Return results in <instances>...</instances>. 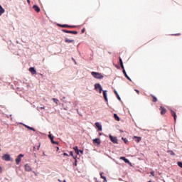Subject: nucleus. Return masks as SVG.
<instances>
[{
	"label": "nucleus",
	"mask_w": 182,
	"mask_h": 182,
	"mask_svg": "<svg viewBox=\"0 0 182 182\" xmlns=\"http://www.w3.org/2000/svg\"><path fill=\"white\" fill-rule=\"evenodd\" d=\"M91 75L95 79H103L104 77L103 75L100 73L92 72Z\"/></svg>",
	"instance_id": "obj_1"
},
{
	"label": "nucleus",
	"mask_w": 182,
	"mask_h": 182,
	"mask_svg": "<svg viewBox=\"0 0 182 182\" xmlns=\"http://www.w3.org/2000/svg\"><path fill=\"white\" fill-rule=\"evenodd\" d=\"M95 90H98L99 93H102L103 92V88H102V85H100V83H97L95 85Z\"/></svg>",
	"instance_id": "obj_2"
},
{
	"label": "nucleus",
	"mask_w": 182,
	"mask_h": 182,
	"mask_svg": "<svg viewBox=\"0 0 182 182\" xmlns=\"http://www.w3.org/2000/svg\"><path fill=\"white\" fill-rule=\"evenodd\" d=\"M109 139L114 144H117V136H113L112 135H109Z\"/></svg>",
	"instance_id": "obj_3"
},
{
	"label": "nucleus",
	"mask_w": 182,
	"mask_h": 182,
	"mask_svg": "<svg viewBox=\"0 0 182 182\" xmlns=\"http://www.w3.org/2000/svg\"><path fill=\"white\" fill-rule=\"evenodd\" d=\"M3 160H5L6 161H11V155L9 154H5L2 156Z\"/></svg>",
	"instance_id": "obj_4"
},
{
	"label": "nucleus",
	"mask_w": 182,
	"mask_h": 182,
	"mask_svg": "<svg viewBox=\"0 0 182 182\" xmlns=\"http://www.w3.org/2000/svg\"><path fill=\"white\" fill-rule=\"evenodd\" d=\"M159 110H161V114H166V113H167V109H166V108H164V107H160Z\"/></svg>",
	"instance_id": "obj_5"
},
{
	"label": "nucleus",
	"mask_w": 182,
	"mask_h": 182,
	"mask_svg": "<svg viewBox=\"0 0 182 182\" xmlns=\"http://www.w3.org/2000/svg\"><path fill=\"white\" fill-rule=\"evenodd\" d=\"M171 114L173 117L174 121H177V114H176V112L173 110L171 109Z\"/></svg>",
	"instance_id": "obj_6"
},
{
	"label": "nucleus",
	"mask_w": 182,
	"mask_h": 182,
	"mask_svg": "<svg viewBox=\"0 0 182 182\" xmlns=\"http://www.w3.org/2000/svg\"><path fill=\"white\" fill-rule=\"evenodd\" d=\"M23 157V155L21 154L16 159V164H19L21 163V158Z\"/></svg>",
	"instance_id": "obj_7"
},
{
	"label": "nucleus",
	"mask_w": 182,
	"mask_h": 182,
	"mask_svg": "<svg viewBox=\"0 0 182 182\" xmlns=\"http://www.w3.org/2000/svg\"><path fill=\"white\" fill-rule=\"evenodd\" d=\"M59 26H60V28H75V26H69L67 24H59Z\"/></svg>",
	"instance_id": "obj_8"
},
{
	"label": "nucleus",
	"mask_w": 182,
	"mask_h": 182,
	"mask_svg": "<svg viewBox=\"0 0 182 182\" xmlns=\"http://www.w3.org/2000/svg\"><path fill=\"white\" fill-rule=\"evenodd\" d=\"M48 137H49V139H50L51 143H52L53 144H58V141H53V138H54V137L52 136V134H49V135H48Z\"/></svg>",
	"instance_id": "obj_9"
},
{
	"label": "nucleus",
	"mask_w": 182,
	"mask_h": 182,
	"mask_svg": "<svg viewBox=\"0 0 182 182\" xmlns=\"http://www.w3.org/2000/svg\"><path fill=\"white\" fill-rule=\"evenodd\" d=\"M92 143H93V144H100V143H101L100 139L96 138V139H93Z\"/></svg>",
	"instance_id": "obj_10"
},
{
	"label": "nucleus",
	"mask_w": 182,
	"mask_h": 182,
	"mask_svg": "<svg viewBox=\"0 0 182 182\" xmlns=\"http://www.w3.org/2000/svg\"><path fill=\"white\" fill-rule=\"evenodd\" d=\"M33 9H34V11H36V12H41V8H39V6H38V5H33Z\"/></svg>",
	"instance_id": "obj_11"
},
{
	"label": "nucleus",
	"mask_w": 182,
	"mask_h": 182,
	"mask_svg": "<svg viewBox=\"0 0 182 182\" xmlns=\"http://www.w3.org/2000/svg\"><path fill=\"white\" fill-rule=\"evenodd\" d=\"M120 160H123L124 163H127V164H131L130 161H129V159H126L124 156H121Z\"/></svg>",
	"instance_id": "obj_12"
},
{
	"label": "nucleus",
	"mask_w": 182,
	"mask_h": 182,
	"mask_svg": "<svg viewBox=\"0 0 182 182\" xmlns=\"http://www.w3.org/2000/svg\"><path fill=\"white\" fill-rule=\"evenodd\" d=\"M25 170H26V171H31L32 168L31 167V166H29V164H26L25 165Z\"/></svg>",
	"instance_id": "obj_13"
},
{
	"label": "nucleus",
	"mask_w": 182,
	"mask_h": 182,
	"mask_svg": "<svg viewBox=\"0 0 182 182\" xmlns=\"http://www.w3.org/2000/svg\"><path fill=\"white\" fill-rule=\"evenodd\" d=\"M96 127L98 129V132H102V125L99 122L95 123Z\"/></svg>",
	"instance_id": "obj_14"
},
{
	"label": "nucleus",
	"mask_w": 182,
	"mask_h": 182,
	"mask_svg": "<svg viewBox=\"0 0 182 182\" xmlns=\"http://www.w3.org/2000/svg\"><path fill=\"white\" fill-rule=\"evenodd\" d=\"M29 72H31V73L33 75H36V70H35V68L33 67L29 68Z\"/></svg>",
	"instance_id": "obj_15"
},
{
	"label": "nucleus",
	"mask_w": 182,
	"mask_h": 182,
	"mask_svg": "<svg viewBox=\"0 0 182 182\" xmlns=\"http://www.w3.org/2000/svg\"><path fill=\"white\" fill-rule=\"evenodd\" d=\"M134 139H135V141L136 143H140V141H141V138L140 136H134Z\"/></svg>",
	"instance_id": "obj_16"
},
{
	"label": "nucleus",
	"mask_w": 182,
	"mask_h": 182,
	"mask_svg": "<svg viewBox=\"0 0 182 182\" xmlns=\"http://www.w3.org/2000/svg\"><path fill=\"white\" fill-rule=\"evenodd\" d=\"M107 91H106V90L103 91V96H104L105 102H107Z\"/></svg>",
	"instance_id": "obj_17"
},
{
	"label": "nucleus",
	"mask_w": 182,
	"mask_h": 182,
	"mask_svg": "<svg viewBox=\"0 0 182 182\" xmlns=\"http://www.w3.org/2000/svg\"><path fill=\"white\" fill-rule=\"evenodd\" d=\"M119 65L122 69H124V65H123V60H122V58L119 57Z\"/></svg>",
	"instance_id": "obj_18"
},
{
	"label": "nucleus",
	"mask_w": 182,
	"mask_h": 182,
	"mask_svg": "<svg viewBox=\"0 0 182 182\" xmlns=\"http://www.w3.org/2000/svg\"><path fill=\"white\" fill-rule=\"evenodd\" d=\"M36 148H37V150H39V149L41 148V143H38V146H33V151H36Z\"/></svg>",
	"instance_id": "obj_19"
},
{
	"label": "nucleus",
	"mask_w": 182,
	"mask_h": 182,
	"mask_svg": "<svg viewBox=\"0 0 182 182\" xmlns=\"http://www.w3.org/2000/svg\"><path fill=\"white\" fill-rule=\"evenodd\" d=\"M66 43H72V42H75V40H70L69 38H65Z\"/></svg>",
	"instance_id": "obj_20"
},
{
	"label": "nucleus",
	"mask_w": 182,
	"mask_h": 182,
	"mask_svg": "<svg viewBox=\"0 0 182 182\" xmlns=\"http://www.w3.org/2000/svg\"><path fill=\"white\" fill-rule=\"evenodd\" d=\"M151 97L153 98L152 102H154V103H156L157 102V97H156V96L151 95Z\"/></svg>",
	"instance_id": "obj_21"
},
{
	"label": "nucleus",
	"mask_w": 182,
	"mask_h": 182,
	"mask_svg": "<svg viewBox=\"0 0 182 182\" xmlns=\"http://www.w3.org/2000/svg\"><path fill=\"white\" fill-rule=\"evenodd\" d=\"M24 126H25V127H26V129H28V130H32L33 132H36V130H35L34 128H32L28 125H24Z\"/></svg>",
	"instance_id": "obj_22"
},
{
	"label": "nucleus",
	"mask_w": 182,
	"mask_h": 182,
	"mask_svg": "<svg viewBox=\"0 0 182 182\" xmlns=\"http://www.w3.org/2000/svg\"><path fill=\"white\" fill-rule=\"evenodd\" d=\"M114 117L115 120H117V122H120V117H119V116H117V114H114Z\"/></svg>",
	"instance_id": "obj_23"
},
{
	"label": "nucleus",
	"mask_w": 182,
	"mask_h": 182,
	"mask_svg": "<svg viewBox=\"0 0 182 182\" xmlns=\"http://www.w3.org/2000/svg\"><path fill=\"white\" fill-rule=\"evenodd\" d=\"M73 149L75 150L76 154H79V148L77 146H75Z\"/></svg>",
	"instance_id": "obj_24"
},
{
	"label": "nucleus",
	"mask_w": 182,
	"mask_h": 182,
	"mask_svg": "<svg viewBox=\"0 0 182 182\" xmlns=\"http://www.w3.org/2000/svg\"><path fill=\"white\" fill-rule=\"evenodd\" d=\"M5 13V9L2 7H0V16L2 15V14Z\"/></svg>",
	"instance_id": "obj_25"
},
{
	"label": "nucleus",
	"mask_w": 182,
	"mask_h": 182,
	"mask_svg": "<svg viewBox=\"0 0 182 182\" xmlns=\"http://www.w3.org/2000/svg\"><path fill=\"white\" fill-rule=\"evenodd\" d=\"M122 140L124 141L125 144H129V140H127V139L122 137Z\"/></svg>",
	"instance_id": "obj_26"
},
{
	"label": "nucleus",
	"mask_w": 182,
	"mask_h": 182,
	"mask_svg": "<svg viewBox=\"0 0 182 182\" xmlns=\"http://www.w3.org/2000/svg\"><path fill=\"white\" fill-rule=\"evenodd\" d=\"M70 33H73V35H77V31H70Z\"/></svg>",
	"instance_id": "obj_27"
},
{
	"label": "nucleus",
	"mask_w": 182,
	"mask_h": 182,
	"mask_svg": "<svg viewBox=\"0 0 182 182\" xmlns=\"http://www.w3.org/2000/svg\"><path fill=\"white\" fill-rule=\"evenodd\" d=\"M122 72H123L125 77H127V76H129V75H127V73H126V70H124V69H122Z\"/></svg>",
	"instance_id": "obj_28"
},
{
	"label": "nucleus",
	"mask_w": 182,
	"mask_h": 182,
	"mask_svg": "<svg viewBox=\"0 0 182 182\" xmlns=\"http://www.w3.org/2000/svg\"><path fill=\"white\" fill-rule=\"evenodd\" d=\"M53 100L54 102V103H55L56 105H58V102H59V100L56 99V98H53Z\"/></svg>",
	"instance_id": "obj_29"
},
{
	"label": "nucleus",
	"mask_w": 182,
	"mask_h": 182,
	"mask_svg": "<svg viewBox=\"0 0 182 182\" xmlns=\"http://www.w3.org/2000/svg\"><path fill=\"white\" fill-rule=\"evenodd\" d=\"M177 164H178V167H181V168H182V162L178 161L177 163Z\"/></svg>",
	"instance_id": "obj_30"
},
{
	"label": "nucleus",
	"mask_w": 182,
	"mask_h": 182,
	"mask_svg": "<svg viewBox=\"0 0 182 182\" xmlns=\"http://www.w3.org/2000/svg\"><path fill=\"white\" fill-rule=\"evenodd\" d=\"M63 32H65V33H70V31H69V30H63Z\"/></svg>",
	"instance_id": "obj_31"
},
{
	"label": "nucleus",
	"mask_w": 182,
	"mask_h": 182,
	"mask_svg": "<svg viewBox=\"0 0 182 182\" xmlns=\"http://www.w3.org/2000/svg\"><path fill=\"white\" fill-rule=\"evenodd\" d=\"M102 178H103V182H107V179L106 178V176H102Z\"/></svg>",
	"instance_id": "obj_32"
},
{
	"label": "nucleus",
	"mask_w": 182,
	"mask_h": 182,
	"mask_svg": "<svg viewBox=\"0 0 182 182\" xmlns=\"http://www.w3.org/2000/svg\"><path fill=\"white\" fill-rule=\"evenodd\" d=\"M114 95H116V96H119V93H117V91H116V90H114Z\"/></svg>",
	"instance_id": "obj_33"
},
{
	"label": "nucleus",
	"mask_w": 182,
	"mask_h": 182,
	"mask_svg": "<svg viewBox=\"0 0 182 182\" xmlns=\"http://www.w3.org/2000/svg\"><path fill=\"white\" fill-rule=\"evenodd\" d=\"M126 77H127V79H128V80H130V82H132V79H130V77L129 75L127 76Z\"/></svg>",
	"instance_id": "obj_34"
},
{
	"label": "nucleus",
	"mask_w": 182,
	"mask_h": 182,
	"mask_svg": "<svg viewBox=\"0 0 182 182\" xmlns=\"http://www.w3.org/2000/svg\"><path fill=\"white\" fill-rule=\"evenodd\" d=\"M135 92L137 93V95H139L140 91H139V90H135Z\"/></svg>",
	"instance_id": "obj_35"
},
{
	"label": "nucleus",
	"mask_w": 182,
	"mask_h": 182,
	"mask_svg": "<svg viewBox=\"0 0 182 182\" xmlns=\"http://www.w3.org/2000/svg\"><path fill=\"white\" fill-rule=\"evenodd\" d=\"M117 99H118V100H122V99L120 98V96L118 95V96H117Z\"/></svg>",
	"instance_id": "obj_36"
},
{
	"label": "nucleus",
	"mask_w": 182,
	"mask_h": 182,
	"mask_svg": "<svg viewBox=\"0 0 182 182\" xmlns=\"http://www.w3.org/2000/svg\"><path fill=\"white\" fill-rule=\"evenodd\" d=\"M151 174L153 176V177H154V171H151Z\"/></svg>",
	"instance_id": "obj_37"
},
{
	"label": "nucleus",
	"mask_w": 182,
	"mask_h": 182,
	"mask_svg": "<svg viewBox=\"0 0 182 182\" xmlns=\"http://www.w3.org/2000/svg\"><path fill=\"white\" fill-rule=\"evenodd\" d=\"M85 28H82V30H81V32H82V33H85Z\"/></svg>",
	"instance_id": "obj_38"
},
{
	"label": "nucleus",
	"mask_w": 182,
	"mask_h": 182,
	"mask_svg": "<svg viewBox=\"0 0 182 182\" xmlns=\"http://www.w3.org/2000/svg\"><path fill=\"white\" fill-rule=\"evenodd\" d=\"M79 153H80L81 154H83V151L79 150Z\"/></svg>",
	"instance_id": "obj_39"
},
{
	"label": "nucleus",
	"mask_w": 182,
	"mask_h": 182,
	"mask_svg": "<svg viewBox=\"0 0 182 182\" xmlns=\"http://www.w3.org/2000/svg\"><path fill=\"white\" fill-rule=\"evenodd\" d=\"M100 176H101V178L102 177H103V172L100 173Z\"/></svg>",
	"instance_id": "obj_40"
},
{
	"label": "nucleus",
	"mask_w": 182,
	"mask_h": 182,
	"mask_svg": "<svg viewBox=\"0 0 182 182\" xmlns=\"http://www.w3.org/2000/svg\"><path fill=\"white\" fill-rule=\"evenodd\" d=\"M63 156H69L67 153H64Z\"/></svg>",
	"instance_id": "obj_41"
},
{
	"label": "nucleus",
	"mask_w": 182,
	"mask_h": 182,
	"mask_svg": "<svg viewBox=\"0 0 182 182\" xmlns=\"http://www.w3.org/2000/svg\"><path fill=\"white\" fill-rule=\"evenodd\" d=\"M0 173H2V167L0 166Z\"/></svg>",
	"instance_id": "obj_42"
},
{
	"label": "nucleus",
	"mask_w": 182,
	"mask_h": 182,
	"mask_svg": "<svg viewBox=\"0 0 182 182\" xmlns=\"http://www.w3.org/2000/svg\"><path fill=\"white\" fill-rule=\"evenodd\" d=\"M27 2H28V4H31V1L30 0H27Z\"/></svg>",
	"instance_id": "obj_43"
},
{
	"label": "nucleus",
	"mask_w": 182,
	"mask_h": 182,
	"mask_svg": "<svg viewBox=\"0 0 182 182\" xmlns=\"http://www.w3.org/2000/svg\"><path fill=\"white\" fill-rule=\"evenodd\" d=\"M70 154V156H73V152L71 151Z\"/></svg>",
	"instance_id": "obj_44"
},
{
	"label": "nucleus",
	"mask_w": 182,
	"mask_h": 182,
	"mask_svg": "<svg viewBox=\"0 0 182 182\" xmlns=\"http://www.w3.org/2000/svg\"><path fill=\"white\" fill-rule=\"evenodd\" d=\"M40 109H45V107H40Z\"/></svg>",
	"instance_id": "obj_45"
},
{
	"label": "nucleus",
	"mask_w": 182,
	"mask_h": 182,
	"mask_svg": "<svg viewBox=\"0 0 182 182\" xmlns=\"http://www.w3.org/2000/svg\"><path fill=\"white\" fill-rule=\"evenodd\" d=\"M172 155L174 156V152H173V151H171Z\"/></svg>",
	"instance_id": "obj_46"
},
{
	"label": "nucleus",
	"mask_w": 182,
	"mask_h": 182,
	"mask_svg": "<svg viewBox=\"0 0 182 182\" xmlns=\"http://www.w3.org/2000/svg\"><path fill=\"white\" fill-rule=\"evenodd\" d=\"M76 161H77L75 160V166H77V164H76Z\"/></svg>",
	"instance_id": "obj_47"
},
{
	"label": "nucleus",
	"mask_w": 182,
	"mask_h": 182,
	"mask_svg": "<svg viewBox=\"0 0 182 182\" xmlns=\"http://www.w3.org/2000/svg\"><path fill=\"white\" fill-rule=\"evenodd\" d=\"M58 181H60V182L61 181H60V179H58Z\"/></svg>",
	"instance_id": "obj_48"
},
{
	"label": "nucleus",
	"mask_w": 182,
	"mask_h": 182,
	"mask_svg": "<svg viewBox=\"0 0 182 182\" xmlns=\"http://www.w3.org/2000/svg\"><path fill=\"white\" fill-rule=\"evenodd\" d=\"M0 7H2V6H1V4H0Z\"/></svg>",
	"instance_id": "obj_49"
},
{
	"label": "nucleus",
	"mask_w": 182,
	"mask_h": 182,
	"mask_svg": "<svg viewBox=\"0 0 182 182\" xmlns=\"http://www.w3.org/2000/svg\"><path fill=\"white\" fill-rule=\"evenodd\" d=\"M43 156H45V153H43Z\"/></svg>",
	"instance_id": "obj_50"
},
{
	"label": "nucleus",
	"mask_w": 182,
	"mask_h": 182,
	"mask_svg": "<svg viewBox=\"0 0 182 182\" xmlns=\"http://www.w3.org/2000/svg\"><path fill=\"white\" fill-rule=\"evenodd\" d=\"M64 182H66V181L64 180Z\"/></svg>",
	"instance_id": "obj_51"
},
{
	"label": "nucleus",
	"mask_w": 182,
	"mask_h": 182,
	"mask_svg": "<svg viewBox=\"0 0 182 182\" xmlns=\"http://www.w3.org/2000/svg\"><path fill=\"white\" fill-rule=\"evenodd\" d=\"M176 35H180V34H176Z\"/></svg>",
	"instance_id": "obj_52"
}]
</instances>
